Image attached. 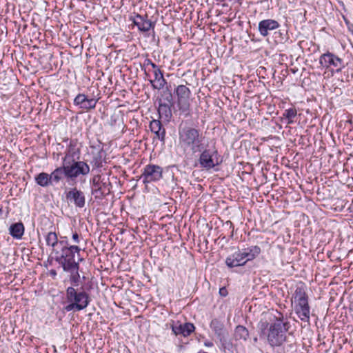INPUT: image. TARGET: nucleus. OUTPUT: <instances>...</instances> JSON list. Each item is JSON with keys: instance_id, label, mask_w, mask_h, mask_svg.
I'll use <instances>...</instances> for the list:
<instances>
[{"instance_id": "obj_1", "label": "nucleus", "mask_w": 353, "mask_h": 353, "mask_svg": "<svg viewBox=\"0 0 353 353\" xmlns=\"http://www.w3.org/2000/svg\"><path fill=\"white\" fill-rule=\"evenodd\" d=\"M274 322L269 323L260 321L258 323L259 334L261 339H266L267 343L277 353H288L296 346V341L292 333H288L290 323L279 313Z\"/></svg>"}, {"instance_id": "obj_2", "label": "nucleus", "mask_w": 353, "mask_h": 353, "mask_svg": "<svg viewBox=\"0 0 353 353\" xmlns=\"http://www.w3.org/2000/svg\"><path fill=\"white\" fill-rule=\"evenodd\" d=\"M178 134L179 147L184 152L194 154L202 150L205 137L199 129L182 121L178 128Z\"/></svg>"}, {"instance_id": "obj_3", "label": "nucleus", "mask_w": 353, "mask_h": 353, "mask_svg": "<svg viewBox=\"0 0 353 353\" xmlns=\"http://www.w3.org/2000/svg\"><path fill=\"white\" fill-rule=\"evenodd\" d=\"M65 298L68 304L64 307L66 312H78L85 309L91 299L89 294L83 288L68 287L65 290Z\"/></svg>"}, {"instance_id": "obj_4", "label": "nucleus", "mask_w": 353, "mask_h": 353, "mask_svg": "<svg viewBox=\"0 0 353 353\" xmlns=\"http://www.w3.org/2000/svg\"><path fill=\"white\" fill-rule=\"evenodd\" d=\"M198 153L199 157L198 159L199 167L206 171L214 169L222 163L221 156L219 154L215 145L211 146L202 145V150Z\"/></svg>"}, {"instance_id": "obj_5", "label": "nucleus", "mask_w": 353, "mask_h": 353, "mask_svg": "<svg viewBox=\"0 0 353 353\" xmlns=\"http://www.w3.org/2000/svg\"><path fill=\"white\" fill-rule=\"evenodd\" d=\"M59 245L60 248L54 250L53 254L54 255L55 261L62 267L63 270H70L79 263V261L83 260L80 258L77 262L75 261L72 250L70 248L67 241H60Z\"/></svg>"}, {"instance_id": "obj_6", "label": "nucleus", "mask_w": 353, "mask_h": 353, "mask_svg": "<svg viewBox=\"0 0 353 353\" xmlns=\"http://www.w3.org/2000/svg\"><path fill=\"white\" fill-rule=\"evenodd\" d=\"M63 163L65 168V178L68 179L74 180L81 175H88L90 172L89 165L83 161L74 159Z\"/></svg>"}, {"instance_id": "obj_7", "label": "nucleus", "mask_w": 353, "mask_h": 353, "mask_svg": "<svg viewBox=\"0 0 353 353\" xmlns=\"http://www.w3.org/2000/svg\"><path fill=\"white\" fill-rule=\"evenodd\" d=\"M177 97V107L180 111V114L187 117L190 116V97L191 94L190 90L185 85H178L175 90Z\"/></svg>"}, {"instance_id": "obj_8", "label": "nucleus", "mask_w": 353, "mask_h": 353, "mask_svg": "<svg viewBox=\"0 0 353 353\" xmlns=\"http://www.w3.org/2000/svg\"><path fill=\"white\" fill-rule=\"evenodd\" d=\"M163 168L155 164L146 165L141 176L145 185L160 181L163 178Z\"/></svg>"}, {"instance_id": "obj_9", "label": "nucleus", "mask_w": 353, "mask_h": 353, "mask_svg": "<svg viewBox=\"0 0 353 353\" xmlns=\"http://www.w3.org/2000/svg\"><path fill=\"white\" fill-rule=\"evenodd\" d=\"M319 63L325 68H331L339 72L345 67L343 61L333 53L327 52L321 55Z\"/></svg>"}, {"instance_id": "obj_10", "label": "nucleus", "mask_w": 353, "mask_h": 353, "mask_svg": "<svg viewBox=\"0 0 353 353\" xmlns=\"http://www.w3.org/2000/svg\"><path fill=\"white\" fill-rule=\"evenodd\" d=\"M65 197L67 202L76 208H83L85 205V194L77 188H70L66 192Z\"/></svg>"}, {"instance_id": "obj_11", "label": "nucleus", "mask_w": 353, "mask_h": 353, "mask_svg": "<svg viewBox=\"0 0 353 353\" xmlns=\"http://www.w3.org/2000/svg\"><path fill=\"white\" fill-rule=\"evenodd\" d=\"M172 333L176 336H188L195 330V326L192 323H181L179 321H172L171 325Z\"/></svg>"}, {"instance_id": "obj_12", "label": "nucleus", "mask_w": 353, "mask_h": 353, "mask_svg": "<svg viewBox=\"0 0 353 353\" xmlns=\"http://www.w3.org/2000/svg\"><path fill=\"white\" fill-rule=\"evenodd\" d=\"M279 27L280 24L277 21L268 19L259 23L258 30L262 37H266L272 31H276Z\"/></svg>"}, {"instance_id": "obj_13", "label": "nucleus", "mask_w": 353, "mask_h": 353, "mask_svg": "<svg viewBox=\"0 0 353 353\" xmlns=\"http://www.w3.org/2000/svg\"><path fill=\"white\" fill-rule=\"evenodd\" d=\"M97 101L94 98L88 99L83 94H79L74 99V104L85 110L94 109Z\"/></svg>"}, {"instance_id": "obj_14", "label": "nucleus", "mask_w": 353, "mask_h": 353, "mask_svg": "<svg viewBox=\"0 0 353 353\" xmlns=\"http://www.w3.org/2000/svg\"><path fill=\"white\" fill-rule=\"evenodd\" d=\"M225 264L228 268H235L245 265L246 261L244 260L241 250H238V251L228 256L225 259Z\"/></svg>"}, {"instance_id": "obj_15", "label": "nucleus", "mask_w": 353, "mask_h": 353, "mask_svg": "<svg viewBox=\"0 0 353 353\" xmlns=\"http://www.w3.org/2000/svg\"><path fill=\"white\" fill-rule=\"evenodd\" d=\"M133 24L137 26L138 29L141 32H148L152 28L154 27L153 23L148 19V16H142L137 14L133 19Z\"/></svg>"}, {"instance_id": "obj_16", "label": "nucleus", "mask_w": 353, "mask_h": 353, "mask_svg": "<svg viewBox=\"0 0 353 353\" xmlns=\"http://www.w3.org/2000/svg\"><path fill=\"white\" fill-rule=\"evenodd\" d=\"M80 154V149L77 147V142L74 141H70L65 151V156L62 159V162L79 159Z\"/></svg>"}, {"instance_id": "obj_17", "label": "nucleus", "mask_w": 353, "mask_h": 353, "mask_svg": "<svg viewBox=\"0 0 353 353\" xmlns=\"http://www.w3.org/2000/svg\"><path fill=\"white\" fill-rule=\"evenodd\" d=\"M294 310L299 318L303 322H310V309L308 302L295 304Z\"/></svg>"}, {"instance_id": "obj_18", "label": "nucleus", "mask_w": 353, "mask_h": 353, "mask_svg": "<svg viewBox=\"0 0 353 353\" xmlns=\"http://www.w3.org/2000/svg\"><path fill=\"white\" fill-rule=\"evenodd\" d=\"M244 260L246 263L256 259L261 253V249L258 245H252L246 248L241 249Z\"/></svg>"}, {"instance_id": "obj_19", "label": "nucleus", "mask_w": 353, "mask_h": 353, "mask_svg": "<svg viewBox=\"0 0 353 353\" xmlns=\"http://www.w3.org/2000/svg\"><path fill=\"white\" fill-rule=\"evenodd\" d=\"M293 298L294 299L295 304H301L308 302L307 295L305 292V287L303 283L296 288L293 294Z\"/></svg>"}, {"instance_id": "obj_20", "label": "nucleus", "mask_w": 353, "mask_h": 353, "mask_svg": "<svg viewBox=\"0 0 353 353\" xmlns=\"http://www.w3.org/2000/svg\"><path fill=\"white\" fill-rule=\"evenodd\" d=\"M64 272L70 273L69 281L71 283L70 287L78 288L79 286L81 276L79 274V263L75 265L70 270H65Z\"/></svg>"}, {"instance_id": "obj_21", "label": "nucleus", "mask_w": 353, "mask_h": 353, "mask_svg": "<svg viewBox=\"0 0 353 353\" xmlns=\"http://www.w3.org/2000/svg\"><path fill=\"white\" fill-rule=\"evenodd\" d=\"M154 79H150V82L154 89H163L167 83L166 80L163 77L161 70L154 71Z\"/></svg>"}, {"instance_id": "obj_22", "label": "nucleus", "mask_w": 353, "mask_h": 353, "mask_svg": "<svg viewBox=\"0 0 353 353\" xmlns=\"http://www.w3.org/2000/svg\"><path fill=\"white\" fill-rule=\"evenodd\" d=\"M46 245L52 248V254H54V250L60 248L57 234L55 232H48L45 235Z\"/></svg>"}, {"instance_id": "obj_23", "label": "nucleus", "mask_w": 353, "mask_h": 353, "mask_svg": "<svg viewBox=\"0 0 353 353\" xmlns=\"http://www.w3.org/2000/svg\"><path fill=\"white\" fill-rule=\"evenodd\" d=\"M25 228L21 222L12 224L9 228V234L16 239H21L24 234Z\"/></svg>"}, {"instance_id": "obj_24", "label": "nucleus", "mask_w": 353, "mask_h": 353, "mask_svg": "<svg viewBox=\"0 0 353 353\" xmlns=\"http://www.w3.org/2000/svg\"><path fill=\"white\" fill-rule=\"evenodd\" d=\"M50 175V181L52 184L53 183H58L63 179V176L65 177V168L64 167L63 163H62V165L57 168Z\"/></svg>"}, {"instance_id": "obj_25", "label": "nucleus", "mask_w": 353, "mask_h": 353, "mask_svg": "<svg viewBox=\"0 0 353 353\" xmlns=\"http://www.w3.org/2000/svg\"><path fill=\"white\" fill-rule=\"evenodd\" d=\"M172 104L163 103L159 100L158 112L161 117L169 119L172 117L171 106Z\"/></svg>"}, {"instance_id": "obj_26", "label": "nucleus", "mask_w": 353, "mask_h": 353, "mask_svg": "<svg viewBox=\"0 0 353 353\" xmlns=\"http://www.w3.org/2000/svg\"><path fill=\"white\" fill-rule=\"evenodd\" d=\"M105 159V152L103 150L93 154L91 164L94 168H100L103 167V163Z\"/></svg>"}, {"instance_id": "obj_27", "label": "nucleus", "mask_w": 353, "mask_h": 353, "mask_svg": "<svg viewBox=\"0 0 353 353\" xmlns=\"http://www.w3.org/2000/svg\"><path fill=\"white\" fill-rule=\"evenodd\" d=\"M37 185L41 187H48L52 185L49 174L46 172H41L34 178Z\"/></svg>"}, {"instance_id": "obj_28", "label": "nucleus", "mask_w": 353, "mask_h": 353, "mask_svg": "<svg viewBox=\"0 0 353 353\" xmlns=\"http://www.w3.org/2000/svg\"><path fill=\"white\" fill-rule=\"evenodd\" d=\"M210 328L214 332L215 334L220 339L223 336V324L217 319H214L210 322Z\"/></svg>"}, {"instance_id": "obj_29", "label": "nucleus", "mask_w": 353, "mask_h": 353, "mask_svg": "<svg viewBox=\"0 0 353 353\" xmlns=\"http://www.w3.org/2000/svg\"><path fill=\"white\" fill-rule=\"evenodd\" d=\"M249 336V332L247 328L242 325L236 326L234 331V336L237 340L245 341Z\"/></svg>"}, {"instance_id": "obj_30", "label": "nucleus", "mask_w": 353, "mask_h": 353, "mask_svg": "<svg viewBox=\"0 0 353 353\" xmlns=\"http://www.w3.org/2000/svg\"><path fill=\"white\" fill-rule=\"evenodd\" d=\"M297 115V111L295 108H290L289 109H286L283 114V117L288 119V124H292L294 123L293 119H294Z\"/></svg>"}, {"instance_id": "obj_31", "label": "nucleus", "mask_w": 353, "mask_h": 353, "mask_svg": "<svg viewBox=\"0 0 353 353\" xmlns=\"http://www.w3.org/2000/svg\"><path fill=\"white\" fill-rule=\"evenodd\" d=\"M161 97L162 99L161 100L163 101V103L172 104V94L171 91L168 88L162 92Z\"/></svg>"}, {"instance_id": "obj_32", "label": "nucleus", "mask_w": 353, "mask_h": 353, "mask_svg": "<svg viewBox=\"0 0 353 353\" xmlns=\"http://www.w3.org/2000/svg\"><path fill=\"white\" fill-rule=\"evenodd\" d=\"M150 128L152 132L155 131H160V130L165 129L159 120L153 119L150 123Z\"/></svg>"}, {"instance_id": "obj_33", "label": "nucleus", "mask_w": 353, "mask_h": 353, "mask_svg": "<svg viewBox=\"0 0 353 353\" xmlns=\"http://www.w3.org/2000/svg\"><path fill=\"white\" fill-rule=\"evenodd\" d=\"M106 186H101L96 190H92V194L94 195L96 199H101L105 196L108 192H105Z\"/></svg>"}, {"instance_id": "obj_34", "label": "nucleus", "mask_w": 353, "mask_h": 353, "mask_svg": "<svg viewBox=\"0 0 353 353\" xmlns=\"http://www.w3.org/2000/svg\"><path fill=\"white\" fill-rule=\"evenodd\" d=\"M274 38L277 43H283L287 39L286 35L281 32V30L274 32Z\"/></svg>"}, {"instance_id": "obj_35", "label": "nucleus", "mask_w": 353, "mask_h": 353, "mask_svg": "<svg viewBox=\"0 0 353 353\" xmlns=\"http://www.w3.org/2000/svg\"><path fill=\"white\" fill-rule=\"evenodd\" d=\"M99 179L100 177L99 176L94 177L92 190H96L97 188H99L101 186H106V183L100 182Z\"/></svg>"}, {"instance_id": "obj_36", "label": "nucleus", "mask_w": 353, "mask_h": 353, "mask_svg": "<svg viewBox=\"0 0 353 353\" xmlns=\"http://www.w3.org/2000/svg\"><path fill=\"white\" fill-rule=\"evenodd\" d=\"M156 137L162 142L165 141V129L160 130V131H155L153 132Z\"/></svg>"}, {"instance_id": "obj_37", "label": "nucleus", "mask_w": 353, "mask_h": 353, "mask_svg": "<svg viewBox=\"0 0 353 353\" xmlns=\"http://www.w3.org/2000/svg\"><path fill=\"white\" fill-rule=\"evenodd\" d=\"M81 236L79 235V234L77 232H74L72 234V239L74 243H79L80 241H81Z\"/></svg>"}, {"instance_id": "obj_38", "label": "nucleus", "mask_w": 353, "mask_h": 353, "mask_svg": "<svg viewBox=\"0 0 353 353\" xmlns=\"http://www.w3.org/2000/svg\"><path fill=\"white\" fill-rule=\"evenodd\" d=\"M152 61L149 59H146L145 61H144V63H143V67H144V70H145V74L147 77H148V73L146 70V68L147 67H148L149 65H151Z\"/></svg>"}, {"instance_id": "obj_39", "label": "nucleus", "mask_w": 353, "mask_h": 353, "mask_svg": "<svg viewBox=\"0 0 353 353\" xmlns=\"http://www.w3.org/2000/svg\"><path fill=\"white\" fill-rule=\"evenodd\" d=\"M69 247L72 250V252H73L74 256H75V253L79 254L81 250L78 245H69Z\"/></svg>"}, {"instance_id": "obj_40", "label": "nucleus", "mask_w": 353, "mask_h": 353, "mask_svg": "<svg viewBox=\"0 0 353 353\" xmlns=\"http://www.w3.org/2000/svg\"><path fill=\"white\" fill-rule=\"evenodd\" d=\"M219 294L221 296H223V297H225L228 294V290L226 289L225 287H222L219 289Z\"/></svg>"}, {"instance_id": "obj_41", "label": "nucleus", "mask_w": 353, "mask_h": 353, "mask_svg": "<svg viewBox=\"0 0 353 353\" xmlns=\"http://www.w3.org/2000/svg\"><path fill=\"white\" fill-rule=\"evenodd\" d=\"M204 345L205 347H211L213 346V343L210 341L207 340V341H204Z\"/></svg>"}, {"instance_id": "obj_42", "label": "nucleus", "mask_w": 353, "mask_h": 353, "mask_svg": "<svg viewBox=\"0 0 353 353\" xmlns=\"http://www.w3.org/2000/svg\"><path fill=\"white\" fill-rule=\"evenodd\" d=\"M153 70V72L154 71H157V70H161V69L158 67V65H157L154 63H152L151 65H150Z\"/></svg>"}, {"instance_id": "obj_43", "label": "nucleus", "mask_w": 353, "mask_h": 353, "mask_svg": "<svg viewBox=\"0 0 353 353\" xmlns=\"http://www.w3.org/2000/svg\"><path fill=\"white\" fill-rule=\"evenodd\" d=\"M3 212V208L2 206L0 205V215L2 214Z\"/></svg>"}, {"instance_id": "obj_44", "label": "nucleus", "mask_w": 353, "mask_h": 353, "mask_svg": "<svg viewBox=\"0 0 353 353\" xmlns=\"http://www.w3.org/2000/svg\"><path fill=\"white\" fill-rule=\"evenodd\" d=\"M52 274H56V272H55L54 270H52Z\"/></svg>"}]
</instances>
